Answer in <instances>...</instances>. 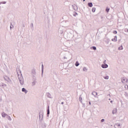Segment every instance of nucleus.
I'll use <instances>...</instances> for the list:
<instances>
[{
  "label": "nucleus",
  "instance_id": "10",
  "mask_svg": "<svg viewBox=\"0 0 128 128\" xmlns=\"http://www.w3.org/2000/svg\"><path fill=\"white\" fill-rule=\"evenodd\" d=\"M72 8H73L74 10H78V6L76 4L72 5Z\"/></svg>",
  "mask_w": 128,
  "mask_h": 128
},
{
  "label": "nucleus",
  "instance_id": "45",
  "mask_svg": "<svg viewBox=\"0 0 128 128\" xmlns=\"http://www.w3.org/2000/svg\"><path fill=\"white\" fill-rule=\"evenodd\" d=\"M6 128H8V126H6Z\"/></svg>",
  "mask_w": 128,
  "mask_h": 128
},
{
  "label": "nucleus",
  "instance_id": "41",
  "mask_svg": "<svg viewBox=\"0 0 128 128\" xmlns=\"http://www.w3.org/2000/svg\"><path fill=\"white\" fill-rule=\"evenodd\" d=\"M61 104H64V102H62Z\"/></svg>",
  "mask_w": 128,
  "mask_h": 128
},
{
  "label": "nucleus",
  "instance_id": "11",
  "mask_svg": "<svg viewBox=\"0 0 128 128\" xmlns=\"http://www.w3.org/2000/svg\"><path fill=\"white\" fill-rule=\"evenodd\" d=\"M92 96H94V98H96V96H98V92L94 91L92 92Z\"/></svg>",
  "mask_w": 128,
  "mask_h": 128
},
{
  "label": "nucleus",
  "instance_id": "9",
  "mask_svg": "<svg viewBox=\"0 0 128 128\" xmlns=\"http://www.w3.org/2000/svg\"><path fill=\"white\" fill-rule=\"evenodd\" d=\"M115 128H120V124H116L114 125Z\"/></svg>",
  "mask_w": 128,
  "mask_h": 128
},
{
  "label": "nucleus",
  "instance_id": "18",
  "mask_svg": "<svg viewBox=\"0 0 128 128\" xmlns=\"http://www.w3.org/2000/svg\"><path fill=\"white\" fill-rule=\"evenodd\" d=\"M90 49L94 50H96V47L95 46H92L90 47Z\"/></svg>",
  "mask_w": 128,
  "mask_h": 128
},
{
  "label": "nucleus",
  "instance_id": "5",
  "mask_svg": "<svg viewBox=\"0 0 128 128\" xmlns=\"http://www.w3.org/2000/svg\"><path fill=\"white\" fill-rule=\"evenodd\" d=\"M31 74H32V76H36V70L32 69L31 70Z\"/></svg>",
  "mask_w": 128,
  "mask_h": 128
},
{
  "label": "nucleus",
  "instance_id": "4",
  "mask_svg": "<svg viewBox=\"0 0 128 128\" xmlns=\"http://www.w3.org/2000/svg\"><path fill=\"white\" fill-rule=\"evenodd\" d=\"M58 32V34H64V30H62V28H59Z\"/></svg>",
  "mask_w": 128,
  "mask_h": 128
},
{
  "label": "nucleus",
  "instance_id": "44",
  "mask_svg": "<svg viewBox=\"0 0 128 128\" xmlns=\"http://www.w3.org/2000/svg\"><path fill=\"white\" fill-rule=\"evenodd\" d=\"M89 104H91L90 102H89Z\"/></svg>",
  "mask_w": 128,
  "mask_h": 128
},
{
  "label": "nucleus",
  "instance_id": "19",
  "mask_svg": "<svg viewBox=\"0 0 128 128\" xmlns=\"http://www.w3.org/2000/svg\"><path fill=\"white\" fill-rule=\"evenodd\" d=\"M79 100H80V102H81L82 104V98L81 95L80 96Z\"/></svg>",
  "mask_w": 128,
  "mask_h": 128
},
{
  "label": "nucleus",
  "instance_id": "1",
  "mask_svg": "<svg viewBox=\"0 0 128 128\" xmlns=\"http://www.w3.org/2000/svg\"><path fill=\"white\" fill-rule=\"evenodd\" d=\"M20 74H18V72H17L18 77L20 82L21 86H24V77L22 76V72L20 71Z\"/></svg>",
  "mask_w": 128,
  "mask_h": 128
},
{
  "label": "nucleus",
  "instance_id": "26",
  "mask_svg": "<svg viewBox=\"0 0 128 128\" xmlns=\"http://www.w3.org/2000/svg\"><path fill=\"white\" fill-rule=\"evenodd\" d=\"M0 86H6V84L2 83V84H0Z\"/></svg>",
  "mask_w": 128,
  "mask_h": 128
},
{
  "label": "nucleus",
  "instance_id": "31",
  "mask_svg": "<svg viewBox=\"0 0 128 128\" xmlns=\"http://www.w3.org/2000/svg\"><path fill=\"white\" fill-rule=\"evenodd\" d=\"M92 12H96V8H92Z\"/></svg>",
  "mask_w": 128,
  "mask_h": 128
},
{
  "label": "nucleus",
  "instance_id": "17",
  "mask_svg": "<svg viewBox=\"0 0 128 128\" xmlns=\"http://www.w3.org/2000/svg\"><path fill=\"white\" fill-rule=\"evenodd\" d=\"M88 6H89L90 8H92V2H88Z\"/></svg>",
  "mask_w": 128,
  "mask_h": 128
},
{
  "label": "nucleus",
  "instance_id": "35",
  "mask_svg": "<svg viewBox=\"0 0 128 128\" xmlns=\"http://www.w3.org/2000/svg\"><path fill=\"white\" fill-rule=\"evenodd\" d=\"M12 28H14V26L13 25L12 26V23H11L10 26V30H12Z\"/></svg>",
  "mask_w": 128,
  "mask_h": 128
},
{
  "label": "nucleus",
  "instance_id": "34",
  "mask_svg": "<svg viewBox=\"0 0 128 128\" xmlns=\"http://www.w3.org/2000/svg\"><path fill=\"white\" fill-rule=\"evenodd\" d=\"M113 34H118V32L116 30H114L113 32Z\"/></svg>",
  "mask_w": 128,
  "mask_h": 128
},
{
  "label": "nucleus",
  "instance_id": "29",
  "mask_svg": "<svg viewBox=\"0 0 128 128\" xmlns=\"http://www.w3.org/2000/svg\"><path fill=\"white\" fill-rule=\"evenodd\" d=\"M6 4V2H0V4Z\"/></svg>",
  "mask_w": 128,
  "mask_h": 128
},
{
  "label": "nucleus",
  "instance_id": "42",
  "mask_svg": "<svg viewBox=\"0 0 128 128\" xmlns=\"http://www.w3.org/2000/svg\"><path fill=\"white\" fill-rule=\"evenodd\" d=\"M64 58L66 59V56H64Z\"/></svg>",
  "mask_w": 128,
  "mask_h": 128
},
{
  "label": "nucleus",
  "instance_id": "8",
  "mask_svg": "<svg viewBox=\"0 0 128 128\" xmlns=\"http://www.w3.org/2000/svg\"><path fill=\"white\" fill-rule=\"evenodd\" d=\"M46 96L48 98H52V94L50 92L46 93Z\"/></svg>",
  "mask_w": 128,
  "mask_h": 128
},
{
  "label": "nucleus",
  "instance_id": "48",
  "mask_svg": "<svg viewBox=\"0 0 128 128\" xmlns=\"http://www.w3.org/2000/svg\"><path fill=\"white\" fill-rule=\"evenodd\" d=\"M108 96H110V94H108Z\"/></svg>",
  "mask_w": 128,
  "mask_h": 128
},
{
  "label": "nucleus",
  "instance_id": "21",
  "mask_svg": "<svg viewBox=\"0 0 128 128\" xmlns=\"http://www.w3.org/2000/svg\"><path fill=\"white\" fill-rule=\"evenodd\" d=\"M124 96H126V98H128V92H125L124 94Z\"/></svg>",
  "mask_w": 128,
  "mask_h": 128
},
{
  "label": "nucleus",
  "instance_id": "38",
  "mask_svg": "<svg viewBox=\"0 0 128 128\" xmlns=\"http://www.w3.org/2000/svg\"><path fill=\"white\" fill-rule=\"evenodd\" d=\"M124 32H128V28H126L124 30Z\"/></svg>",
  "mask_w": 128,
  "mask_h": 128
},
{
  "label": "nucleus",
  "instance_id": "15",
  "mask_svg": "<svg viewBox=\"0 0 128 128\" xmlns=\"http://www.w3.org/2000/svg\"><path fill=\"white\" fill-rule=\"evenodd\" d=\"M43 74H44V64H42V76Z\"/></svg>",
  "mask_w": 128,
  "mask_h": 128
},
{
  "label": "nucleus",
  "instance_id": "47",
  "mask_svg": "<svg viewBox=\"0 0 128 128\" xmlns=\"http://www.w3.org/2000/svg\"><path fill=\"white\" fill-rule=\"evenodd\" d=\"M109 100H110V98H109Z\"/></svg>",
  "mask_w": 128,
  "mask_h": 128
},
{
  "label": "nucleus",
  "instance_id": "27",
  "mask_svg": "<svg viewBox=\"0 0 128 128\" xmlns=\"http://www.w3.org/2000/svg\"><path fill=\"white\" fill-rule=\"evenodd\" d=\"M7 118L8 120H12V118H10V116L8 115Z\"/></svg>",
  "mask_w": 128,
  "mask_h": 128
},
{
  "label": "nucleus",
  "instance_id": "37",
  "mask_svg": "<svg viewBox=\"0 0 128 128\" xmlns=\"http://www.w3.org/2000/svg\"><path fill=\"white\" fill-rule=\"evenodd\" d=\"M104 122V119H102L101 120V122Z\"/></svg>",
  "mask_w": 128,
  "mask_h": 128
},
{
  "label": "nucleus",
  "instance_id": "16",
  "mask_svg": "<svg viewBox=\"0 0 128 128\" xmlns=\"http://www.w3.org/2000/svg\"><path fill=\"white\" fill-rule=\"evenodd\" d=\"M48 114H50V106H48L47 108V116H48Z\"/></svg>",
  "mask_w": 128,
  "mask_h": 128
},
{
  "label": "nucleus",
  "instance_id": "7",
  "mask_svg": "<svg viewBox=\"0 0 128 128\" xmlns=\"http://www.w3.org/2000/svg\"><path fill=\"white\" fill-rule=\"evenodd\" d=\"M117 112H118V109H116V108H114L112 111V114H116Z\"/></svg>",
  "mask_w": 128,
  "mask_h": 128
},
{
  "label": "nucleus",
  "instance_id": "33",
  "mask_svg": "<svg viewBox=\"0 0 128 128\" xmlns=\"http://www.w3.org/2000/svg\"><path fill=\"white\" fill-rule=\"evenodd\" d=\"M104 80H108V76H104Z\"/></svg>",
  "mask_w": 128,
  "mask_h": 128
},
{
  "label": "nucleus",
  "instance_id": "39",
  "mask_svg": "<svg viewBox=\"0 0 128 128\" xmlns=\"http://www.w3.org/2000/svg\"><path fill=\"white\" fill-rule=\"evenodd\" d=\"M44 126L46 128V123H44Z\"/></svg>",
  "mask_w": 128,
  "mask_h": 128
},
{
  "label": "nucleus",
  "instance_id": "20",
  "mask_svg": "<svg viewBox=\"0 0 128 128\" xmlns=\"http://www.w3.org/2000/svg\"><path fill=\"white\" fill-rule=\"evenodd\" d=\"M35 75L32 76V79L34 81H36V77L34 76Z\"/></svg>",
  "mask_w": 128,
  "mask_h": 128
},
{
  "label": "nucleus",
  "instance_id": "12",
  "mask_svg": "<svg viewBox=\"0 0 128 128\" xmlns=\"http://www.w3.org/2000/svg\"><path fill=\"white\" fill-rule=\"evenodd\" d=\"M22 92H24V94H28V91L26 89H25V88H22Z\"/></svg>",
  "mask_w": 128,
  "mask_h": 128
},
{
  "label": "nucleus",
  "instance_id": "23",
  "mask_svg": "<svg viewBox=\"0 0 128 128\" xmlns=\"http://www.w3.org/2000/svg\"><path fill=\"white\" fill-rule=\"evenodd\" d=\"M123 48H122V45H121V46H120V47H119L118 48V50H123Z\"/></svg>",
  "mask_w": 128,
  "mask_h": 128
},
{
  "label": "nucleus",
  "instance_id": "46",
  "mask_svg": "<svg viewBox=\"0 0 128 128\" xmlns=\"http://www.w3.org/2000/svg\"><path fill=\"white\" fill-rule=\"evenodd\" d=\"M83 2H86V0H83Z\"/></svg>",
  "mask_w": 128,
  "mask_h": 128
},
{
  "label": "nucleus",
  "instance_id": "43",
  "mask_svg": "<svg viewBox=\"0 0 128 128\" xmlns=\"http://www.w3.org/2000/svg\"><path fill=\"white\" fill-rule=\"evenodd\" d=\"M112 102H113L112 100L110 101L111 104H112Z\"/></svg>",
  "mask_w": 128,
  "mask_h": 128
},
{
  "label": "nucleus",
  "instance_id": "6",
  "mask_svg": "<svg viewBox=\"0 0 128 128\" xmlns=\"http://www.w3.org/2000/svg\"><path fill=\"white\" fill-rule=\"evenodd\" d=\"M102 68H106L108 67V65L107 64H102L101 66Z\"/></svg>",
  "mask_w": 128,
  "mask_h": 128
},
{
  "label": "nucleus",
  "instance_id": "32",
  "mask_svg": "<svg viewBox=\"0 0 128 128\" xmlns=\"http://www.w3.org/2000/svg\"><path fill=\"white\" fill-rule=\"evenodd\" d=\"M30 28H34V24L33 23H31Z\"/></svg>",
  "mask_w": 128,
  "mask_h": 128
},
{
  "label": "nucleus",
  "instance_id": "40",
  "mask_svg": "<svg viewBox=\"0 0 128 128\" xmlns=\"http://www.w3.org/2000/svg\"><path fill=\"white\" fill-rule=\"evenodd\" d=\"M106 60H105L104 62V64H106Z\"/></svg>",
  "mask_w": 128,
  "mask_h": 128
},
{
  "label": "nucleus",
  "instance_id": "14",
  "mask_svg": "<svg viewBox=\"0 0 128 128\" xmlns=\"http://www.w3.org/2000/svg\"><path fill=\"white\" fill-rule=\"evenodd\" d=\"M117 36H115L114 37V38L112 39V42H116L118 40V38H117Z\"/></svg>",
  "mask_w": 128,
  "mask_h": 128
},
{
  "label": "nucleus",
  "instance_id": "28",
  "mask_svg": "<svg viewBox=\"0 0 128 128\" xmlns=\"http://www.w3.org/2000/svg\"><path fill=\"white\" fill-rule=\"evenodd\" d=\"M106 12H110V8H106Z\"/></svg>",
  "mask_w": 128,
  "mask_h": 128
},
{
  "label": "nucleus",
  "instance_id": "30",
  "mask_svg": "<svg viewBox=\"0 0 128 128\" xmlns=\"http://www.w3.org/2000/svg\"><path fill=\"white\" fill-rule=\"evenodd\" d=\"M83 70H84V72H86V70H88V69H86V68L84 67L83 68Z\"/></svg>",
  "mask_w": 128,
  "mask_h": 128
},
{
  "label": "nucleus",
  "instance_id": "25",
  "mask_svg": "<svg viewBox=\"0 0 128 128\" xmlns=\"http://www.w3.org/2000/svg\"><path fill=\"white\" fill-rule=\"evenodd\" d=\"M36 81H34L32 82V86H36Z\"/></svg>",
  "mask_w": 128,
  "mask_h": 128
},
{
  "label": "nucleus",
  "instance_id": "36",
  "mask_svg": "<svg viewBox=\"0 0 128 128\" xmlns=\"http://www.w3.org/2000/svg\"><path fill=\"white\" fill-rule=\"evenodd\" d=\"M125 88H126V90H128V84L125 85Z\"/></svg>",
  "mask_w": 128,
  "mask_h": 128
},
{
  "label": "nucleus",
  "instance_id": "13",
  "mask_svg": "<svg viewBox=\"0 0 128 128\" xmlns=\"http://www.w3.org/2000/svg\"><path fill=\"white\" fill-rule=\"evenodd\" d=\"M2 118H6V116H8V115L7 114H6V113H4V112L2 114Z\"/></svg>",
  "mask_w": 128,
  "mask_h": 128
},
{
  "label": "nucleus",
  "instance_id": "24",
  "mask_svg": "<svg viewBox=\"0 0 128 128\" xmlns=\"http://www.w3.org/2000/svg\"><path fill=\"white\" fill-rule=\"evenodd\" d=\"M75 66H80V63H78V62H76V64H75Z\"/></svg>",
  "mask_w": 128,
  "mask_h": 128
},
{
  "label": "nucleus",
  "instance_id": "2",
  "mask_svg": "<svg viewBox=\"0 0 128 128\" xmlns=\"http://www.w3.org/2000/svg\"><path fill=\"white\" fill-rule=\"evenodd\" d=\"M44 120V112H39V120L42 122Z\"/></svg>",
  "mask_w": 128,
  "mask_h": 128
},
{
  "label": "nucleus",
  "instance_id": "3",
  "mask_svg": "<svg viewBox=\"0 0 128 128\" xmlns=\"http://www.w3.org/2000/svg\"><path fill=\"white\" fill-rule=\"evenodd\" d=\"M122 84H126V82H128V79L123 78L122 79Z\"/></svg>",
  "mask_w": 128,
  "mask_h": 128
},
{
  "label": "nucleus",
  "instance_id": "22",
  "mask_svg": "<svg viewBox=\"0 0 128 128\" xmlns=\"http://www.w3.org/2000/svg\"><path fill=\"white\" fill-rule=\"evenodd\" d=\"M73 16H78V13L76 12H73Z\"/></svg>",
  "mask_w": 128,
  "mask_h": 128
}]
</instances>
